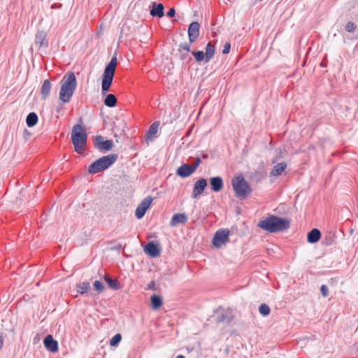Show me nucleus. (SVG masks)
<instances>
[{
    "label": "nucleus",
    "mask_w": 358,
    "mask_h": 358,
    "mask_svg": "<svg viewBox=\"0 0 358 358\" xmlns=\"http://www.w3.org/2000/svg\"><path fill=\"white\" fill-rule=\"evenodd\" d=\"M77 82L73 72L66 73L61 80L59 99L64 103L69 102L76 89Z\"/></svg>",
    "instance_id": "nucleus-1"
},
{
    "label": "nucleus",
    "mask_w": 358,
    "mask_h": 358,
    "mask_svg": "<svg viewBox=\"0 0 358 358\" xmlns=\"http://www.w3.org/2000/svg\"><path fill=\"white\" fill-rule=\"evenodd\" d=\"M71 138L75 151L78 154H83L85 150L87 135L80 124H75L73 127Z\"/></svg>",
    "instance_id": "nucleus-2"
},
{
    "label": "nucleus",
    "mask_w": 358,
    "mask_h": 358,
    "mask_svg": "<svg viewBox=\"0 0 358 358\" xmlns=\"http://www.w3.org/2000/svg\"><path fill=\"white\" fill-rule=\"evenodd\" d=\"M117 159V155L116 154L103 156L93 162L89 166L88 171L90 173H97L110 167L116 162Z\"/></svg>",
    "instance_id": "nucleus-3"
},
{
    "label": "nucleus",
    "mask_w": 358,
    "mask_h": 358,
    "mask_svg": "<svg viewBox=\"0 0 358 358\" xmlns=\"http://www.w3.org/2000/svg\"><path fill=\"white\" fill-rule=\"evenodd\" d=\"M116 66L117 58L116 57H113L109 64L106 66L103 74L101 89L103 93L106 92L109 90L112 84Z\"/></svg>",
    "instance_id": "nucleus-4"
},
{
    "label": "nucleus",
    "mask_w": 358,
    "mask_h": 358,
    "mask_svg": "<svg viewBox=\"0 0 358 358\" xmlns=\"http://www.w3.org/2000/svg\"><path fill=\"white\" fill-rule=\"evenodd\" d=\"M232 186L236 196L239 198H245L251 192V188L242 176L232 180Z\"/></svg>",
    "instance_id": "nucleus-5"
},
{
    "label": "nucleus",
    "mask_w": 358,
    "mask_h": 358,
    "mask_svg": "<svg viewBox=\"0 0 358 358\" xmlns=\"http://www.w3.org/2000/svg\"><path fill=\"white\" fill-rule=\"evenodd\" d=\"M229 230L228 229H220L217 230L213 238L212 243L217 248H220L229 240Z\"/></svg>",
    "instance_id": "nucleus-6"
},
{
    "label": "nucleus",
    "mask_w": 358,
    "mask_h": 358,
    "mask_svg": "<svg viewBox=\"0 0 358 358\" xmlns=\"http://www.w3.org/2000/svg\"><path fill=\"white\" fill-rule=\"evenodd\" d=\"M152 198L150 196L145 197L137 206L135 215L138 218L143 217L147 210L149 208L152 202Z\"/></svg>",
    "instance_id": "nucleus-7"
},
{
    "label": "nucleus",
    "mask_w": 358,
    "mask_h": 358,
    "mask_svg": "<svg viewBox=\"0 0 358 358\" xmlns=\"http://www.w3.org/2000/svg\"><path fill=\"white\" fill-rule=\"evenodd\" d=\"M207 186V181L204 178L198 180L194 185L192 192V197L196 199L201 195Z\"/></svg>",
    "instance_id": "nucleus-8"
},
{
    "label": "nucleus",
    "mask_w": 358,
    "mask_h": 358,
    "mask_svg": "<svg viewBox=\"0 0 358 358\" xmlns=\"http://www.w3.org/2000/svg\"><path fill=\"white\" fill-rule=\"evenodd\" d=\"M199 35V24L196 22H192L188 28V36L190 43H194Z\"/></svg>",
    "instance_id": "nucleus-9"
},
{
    "label": "nucleus",
    "mask_w": 358,
    "mask_h": 358,
    "mask_svg": "<svg viewBox=\"0 0 358 358\" xmlns=\"http://www.w3.org/2000/svg\"><path fill=\"white\" fill-rule=\"evenodd\" d=\"M46 349L52 352H56L58 350V343L51 335H48L43 341Z\"/></svg>",
    "instance_id": "nucleus-10"
},
{
    "label": "nucleus",
    "mask_w": 358,
    "mask_h": 358,
    "mask_svg": "<svg viewBox=\"0 0 358 358\" xmlns=\"http://www.w3.org/2000/svg\"><path fill=\"white\" fill-rule=\"evenodd\" d=\"M194 171H195L192 165L183 164L178 168L176 173L182 178H186L192 175Z\"/></svg>",
    "instance_id": "nucleus-11"
},
{
    "label": "nucleus",
    "mask_w": 358,
    "mask_h": 358,
    "mask_svg": "<svg viewBox=\"0 0 358 358\" xmlns=\"http://www.w3.org/2000/svg\"><path fill=\"white\" fill-rule=\"evenodd\" d=\"M145 252L152 257H159L160 249L157 244L153 242H149L145 247Z\"/></svg>",
    "instance_id": "nucleus-12"
},
{
    "label": "nucleus",
    "mask_w": 358,
    "mask_h": 358,
    "mask_svg": "<svg viewBox=\"0 0 358 358\" xmlns=\"http://www.w3.org/2000/svg\"><path fill=\"white\" fill-rule=\"evenodd\" d=\"M263 230L269 233H278L286 231L289 225H258Z\"/></svg>",
    "instance_id": "nucleus-13"
},
{
    "label": "nucleus",
    "mask_w": 358,
    "mask_h": 358,
    "mask_svg": "<svg viewBox=\"0 0 358 358\" xmlns=\"http://www.w3.org/2000/svg\"><path fill=\"white\" fill-rule=\"evenodd\" d=\"M232 317L231 313L226 310H218L217 313L216 322L217 323H229L231 321Z\"/></svg>",
    "instance_id": "nucleus-14"
},
{
    "label": "nucleus",
    "mask_w": 358,
    "mask_h": 358,
    "mask_svg": "<svg viewBox=\"0 0 358 358\" xmlns=\"http://www.w3.org/2000/svg\"><path fill=\"white\" fill-rule=\"evenodd\" d=\"M210 184L212 190L215 192H220L223 187V180L220 176L211 178L210 179Z\"/></svg>",
    "instance_id": "nucleus-15"
},
{
    "label": "nucleus",
    "mask_w": 358,
    "mask_h": 358,
    "mask_svg": "<svg viewBox=\"0 0 358 358\" xmlns=\"http://www.w3.org/2000/svg\"><path fill=\"white\" fill-rule=\"evenodd\" d=\"M289 221L283 219L279 218L275 215H270L266 219L260 221L259 224H289Z\"/></svg>",
    "instance_id": "nucleus-16"
},
{
    "label": "nucleus",
    "mask_w": 358,
    "mask_h": 358,
    "mask_svg": "<svg viewBox=\"0 0 358 358\" xmlns=\"http://www.w3.org/2000/svg\"><path fill=\"white\" fill-rule=\"evenodd\" d=\"M164 7L163 4L152 3V9L150 10V14L154 17L157 16L159 17H162L164 15Z\"/></svg>",
    "instance_id": "nucleus-17"
},
{
    "label": "nucleus",
    "mask_w": 358,
    "mask_h": 358,
    "mask_svg": "<svg viewBox=\"0 0 358 358\" xmlns=\"http://www.w3.org/2000/svg\"><path fill=\"white\" fill-rule=\"evenodd\" d=\"M159 127V122H155L150 126L149 129L145 136L146 140L148 141H152L156 137V134L158 132Z\"/></svg>",
    "instance_id": "nucleus-18"
},
{
    "label": "nucleus",
    "mask_w": 358,
    "mask_h": 358,
    "mask_svg": "<svg viewBox=\"0 0 358 358\" xmlns=\"http://www.w3.org/2000/svg\"><path fill=\"white\" fill-rule=\"evenodd\" d=\"M35 43L39 47H46L48 45L47 34L45 31H38L36 35Z\"/></svg>",
    "instance_id": "nucleus-19"
},
{
    "label": "nucleus",
    "mask_w": 358,
    "mask_h": 358,
    "mask_svg": "<svg viewBox=\"0 0 358 358\" xmlns=\"http://www.w3.org/2000/svg\"><path fill=\"white\" fill-rule=\"evenodd\" d=\"M321 237V233L317 229H313L307 236V240L310 243H317Z\"/></svg>",
    "instance_id": "nucleus-20"
},
{
    "label": "nucleus",
    "mask_w": 358,
    "mask_h": 358,
    "mask_svg": "<svg viewBox=\"0 0 358 358\" xmlns=\"http://www.w3.org/2000/svg\"><path fill=\"white\" fill-rule=\"evenodd\" d=\"M52 85L49 80H45L41 89V94L43 99H47L50 93Z\"/></svg>",
    "instance_id": "nucleus-21"
},
{
    "label": "nucleus",
    "mask_w": 358,
    "mask_h": 358,
    "mask_svg": "<svg viewBox=\"0 0 358 358\" xmlns=\"http://www.w3.org/2000/svg\"><path fill=\"white\" fill-rule=\"evenodd\" d=\"M215 51V46L211 43H208L206 45V51H205V62L206 63H208L214 57Z\"/></svg>",
    "instance_id": "nucleus-22"
},
{
    "label": "nucleus",
    "mask_w": 358,
    "mask_h": 358,
    "mask_svg": "<svg viewBox=\"0 0 358 358\" xmlns=\"http://www.w3.org/2000/svg\"><path fill=\"white\" fill-rule=\"evenodd\" d=\"M103 278L108 285L113 290H117L120 288V282L117 279L111 278L108 275H105Z\"/></svg>",
    "instance_id": "nucleus-23"
},
{
    "label": "nucleus",
    "mask_w": 358,
    "mask_h": 358,
    "mask_svg": "<svg viewBox=\"0 0 358 358\" xmlns=\"http://www.w3.org/2000/svg\"><path fill=\"white\" fill-rule=\"evenodd\" d=\"M287 164L285 163H279L273 167L270 174L272 176H278L285 170Z\"/></svg>",
    "instance_id": "nucleus-24"
},
{
    "label": "nucleus",
    "mask_w": 358,
    "mask_h": 358,
    "mask_svg": "<svg viewBox=\"0 0 358 358\" xmlns=\"http://www.w3.org/2000/svg\"><path fill=\"white\" fill-rule=\"evenodd\" d=\"M187 222V215L184 213H177L171 219V224H184Z\"/></svg>",
    "instance_id": "nucleus-25"
},
{
    "label": "nucleus",
    "mask_w": 358,
    "mask_h": 358,
    "mask_svg": "<svg viewBox=\"0 0 358 358\" xmlns=\"http://www.w3.org/2000/svg\"><path fill=\"white\" fill-rule=\"evenodd\" d=\"M96 146L99 150H110L113 146V143L111 140H106L96 143Z\"/></svg>",
    "instance_id": "nucleus-26"
},
{
    "label": "nucleus",
    "mask_w": 358,
    "mask_h": 358,
    "mask_svg": "<svg viewBox=\"0 0 358 358\" xmlns=\"http://www.w3.org/2000/svg\"><path fill=\"white\" fill-rule=\"evenodd\" d=\"M38 116L37 115L32 112L29 113L26 118V123L29 127H32L35 126L38 122Z\"/></svg>",
    "instance_id": "nucleus-27"
},
{
    "label": "nucleus",
    "mask_w": 358,
    "mask_h": 358,
    "mask_svg": "<svg viewBox=\"0 0 358 358\" xmlns=\"http://www.w3.org/2000/svg\"><path fill=\"white\" fill-rule=\"evenodd\" d=\"M152 308L154 310L159 308L162 305V299L161 296L154 294L150 298Z\"/></svg>",
    "instance_id": "nucleus-28"
},
{
    "label": "nucleus",
    "mask_w": 358,
    "mask_h": 358,
    "mask_svg": "<svg viewBox=\"0 0 358 358\" xmlns=\"http://www.w3.org/2000/svg\"><path fill=\"white\" fill-rule=\"evenodd\" d=\"M77 292L80 294H84L90 289V283L89 282H83L76 285Z\"/></svg>",
    "instance_id": "nucleus-29"
},
{
    "label": "nucleus",
    "mask_w": 358,
    "mask_h": 358,
    "mask_svg": "<svg viewBox=\"0 0 358 358\" xmlns=\"http://www.w3.org/2000/svg\"><path fill=\"white\" fill-rule=\"evenodd\" d=\"M104 103L108 107H115L117 104V99L113 94H109L106 96L104 100Z\"/></svg>",
    "instance_id": "nucleus-30"
},
{
    "label": "nucleus",
    "mask_w": 358,
    "mask_h": 358,
    "mask_svg": "<svg viewBox=\"0 0 358 358\" xmlns=\"http://www.w3.org/2000/svg\"><path fill=\"white\" fill-rule=\"evenodd\" d=\"M259 311L263 316H266L269 315L271 309L267 304L262 303L259 307Z\"/></svg>",
    "instance_id": "nucleus-31"
},
{
    "label": "nucleus",
    "mask_w": 358,
    "mask_h": 358,
    "mask_svg": "<svg viewBox=\"0 0 358 358\" xmlns=\"http://www.w3.org/2000/svg\"><path fill=\"white\" fill-rule=\"evenodd\" d=\"M192 55L197 62H205V53L203 51H194Z\"/></svg>",
    "instance_id": "nucleus-32"
},
{
    "label": "nucleus",
    "mask_w": 358,
    "mask_h": 358,
    "mask_svg": "<svg viewBox=\"0 0 358 358\" xmlns=\"http://www.w3.org/2000/svg\"><path fill=\"white\" fill-rule=\"evenodd\" d=\"M93 286L94 289L97 291L99 293L103 292L105 289V286L103 283L100 280L94 281Z\"/></svg>",
    "instance_id": "nucleus-33"
},
{
    "label": "nucleus",
    "mask_w": 358,
    "mask_h": 358,
    "mask_svg": "<svg viewBox=\"0 0 358 358\" xmlns=\"http://www.w3.org/2000/svg\"><path fill=\"white\" fill-rule=\"evenodd\" d=\"M122 336L120 334H115L110 341V345L111 346H116L121 341Z\"/></svg>",
    "instance_id": "nucleus-34"
},
{
    "label": "nucleus",
    "mask_w": 358,
    "mask_h": 358,
    "mask_svg": "<svg viewBox=\"0 0 358 358\" xmlns=\"http://www.w3.org/2000/svg\"><path fill=\"white\" fill-rule=\"evenodd\" d=\"M356 29V24L352 22H348L347 24L345 25V30L348 32L352 33Z\"/></svg>",
    "instance_id": "nucleus-35"
},
{
    "label": "nucleus",
    "mask_w": 358,
    "mask_h": 358,
    "mask_svg": "<svg viewBox=\"0 0 358 358\" xmlns=\"http://www.w3.org/2000/svg\"><path fill=\"white\" fill-rule=\"evenodd\" d=\"M189 50H190V45H189V44H187L186 43L181 44L179 48L180 51L185 50L187 52H188L189 51Z\"/></svg>",
    "instance_id": "nucleus-36"
},
{
    "label": "nucleus",
    "mask_w": 358,
    "mask_h": 358,
    "mask_svg": "<svg viewBox=\"0 0 358 358\" xmlns=\"http://www.w3.org/2000/svg\"><path fill=\"white\" fill-rule=\"evenodd\" d=\"M320 291L323 296L326 297L328 296V287L327 285H322L320 287Z\"/></svg>",
    "instance_id": "nucleus-37"
},
{
    "label": "nucleus",
    "mask_w": 358,
    "mask_h": 358,
    "mask_svg": "<svg viewBox=\"0 0 358 358\" xmlns=\"http://www.w3.org/2000/svg\"><path fill=\"white\" fill-rule=\"evenodd\" d=\"M230 48H231L230 43H225V45L223 47V49H222V53L223 54H228L229 52V51H230Z\"/></svg>",
    "instance_id": "nucleus-38"
},
{
    "label": "nucleus",
    "mask_w": 358,
    "mask_h": 358,
    "mask_svg": "<svg viewBox=\"0 0 358 358\" xmlns=\"http://www.w3.org/2000/svg\"><path fill=\"white\" fill-rule=\"evenodd\" d=\"M201 164V159L199 157H196L195 159V162L193 164H192V167L194 168V171L197 169L199 165Z\"/></svg>",
    "instance_id": "nucleus-39"
},
{
    "label": "nucleus",
    "mask_w": 358,
    "mask_h": 358,
    "mask_svg": "<svg viewBox=\"0 0 358 358\" xmlns=\"http://www.w3.org/2000/svg\"><path fill=\"white\" fill-rule=\"evenodd\" d=\"M176 11L173 8H171L169 9V10L167 12L166 15L169 17H172L175 15Z\"/></svg>",
    "instance_id": "nucleus-40"
},
{
    "label": "nucleus",
    "mask_w": 358,
    "mask_h": 358,
    "mask_svg": "<svg viewBox=\"0 0 358 358\" xmlns=\"http://www.w3.org/2000/svg\"><path fill=\"white\" fill-rule=\"evenodd\" d=\"M155 282L152 280L151 281L148 285V289H155Z\"/></svg>",
    "instance_id": "nucleus-41"
},
{
    "label": "nucleus",
    "mask_w": 358,
    "mask_h": 358,
    "mask_svg": "<svg viewBox=\"0 0 358 358\" xmlns=\"http://www.w3.org/2000/svg\"><path fill=\"white\" fill-rule=\"evenodd\" d=\"M3 345V339L1 336H0V350L2 348Z\"/></svg>",
    "instance_id": "nucleus-42"
},
{
    "label": "nucleus",
    "mask_w": 358,
    "mask_h": 358,
    "mask_svg": "<svg viewBox=\"0 0 358 358\" xmlns=\"http://www.w3.org/2000/svg\"><path fill=\"white\" fill-rule=\"evenodd\" d=\"M176 358H185V357L182 355H178Z\"/></svg>",
    "instance_id": "nucleus-43"
}]
</instances>
